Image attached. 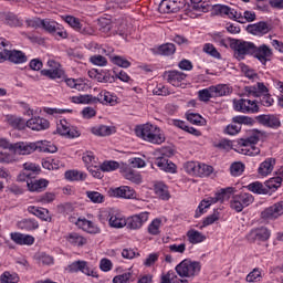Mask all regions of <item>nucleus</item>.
<instances>
[{"label":"nucleus","instance_id":"1","mask_svg":"<svg viewBox=\"0 0 283 283\" xmlns=\"http://www.w3.org/2000/svg\"><path fill=\"white\" fill-rule=\"evenodd\" d=\"M135 134L138 138L151 143L153 145H163V143H165V135H163L160 128L151 124L137 126Z\"/></svg>","mask_w":283,"mask_h":283},{"label":"nucleus","instance_id":"2","mask_svg":"<svg viewBox=\"0 0 283 283\" xmlns=\"http://www.w3.org/2000/svg\"><path fill=\"white\" fill-rule=\"evenodd\" d=\"M233 191H235V188L228 187V188L221 189V192L216 193L214 197H208L203 199L200 202L198 209L196 210L195 218H200V216L205 213V209H209L212 205H216V202H224V200H229Z\"/></svg>","mask_w":283,"mask_h":283},{"label":"nucleus","instance_id":"3","mask_svg":"<svg viewBox=\"0 0 283 283\" xmlns=\"http://www.w3.org/2000/svg\"><path fill=\"white\" fill-rule=\"evenodd\" d=\"M200 262L185 259L176 268V272L180 277H196L200 273Z\"/></svg>","mask_w":283,"mask_h":283},{"label":"nucleus","instance_id":"4","mask_svg":"<svg viewBox=\"0 0 283 283\" xmlns=\"http://www.w3.org/2000/svg\"><path fill=\"white\" fill-rule=\"evenodd\" d=\"M260 143V136L258 135H251L250 137L245 139H240V154H243V156H258L260 155V148H258L255 145Z\"/></svg>","mask_w":283,"mask_h":283},{"label":"nucleus","instance_id":"5","mask_svg":"<svg viewBox=\"0 0 283 283\" xmlns=\"http://www.w3.org/2000/svg\"><path fill=\"white\" fill-rule=\"evenodd\" d=\"M231 48L234 49V56L238 61H242L249 54L253 56V52H255V44L243 40H232Z\"/></svg>","mask_w":283,"mask_h":283},{"label":"nucleus","instance_id":"6","mask_svg":"<svg viewBox=\"0 0 283 283\" xmlns=\"http://www.w3.org/2000/svg\"><path fill=\"white\" fill-rule=\"evenodd\" d=\"M254 200L255 198H253V195L249 192H241L232 197L230 207L231 209L237 211V213H240L241 211L244 210V208L249 207L250 205H253Z\"/></svg>","mask_w":283,"mask_h":283},{"label":"nucleus","instance_id":"7","mask_svg":"<svg viewBox=\"0 0 283 283\" xmlns=\"http://www.w3.org/2000/svg\"><path fill=\"white\" fill-rule=\"evenodd\" d=\"M233 107L235 112H241V114H258V112H260L258 102L251 99H234Z\"/></svg>","mask_w":283,"mask_h":283},{"label":"nucleus","instance_id":"8","mask_svg":"<svg viewBox=\"0 0 283 283\" xmlns=\"http://www.w3.org/2000/svg\"><path fill=\"white\" fill-rule=\"evenodd\" d=\"M0 59L2 61H9L10 63H14L15 65L28 63V56L25 55V53L19 50L4 49L2 52H0Z\"/></svg>","mask_w":283,"mask_h":283},{"label":"nucleus","instance_id":"9","mask_svg":"<svg viewBox=\"0 0 283 283\" xmlns=\"http://www.w3.org/2000/svg\"><path fill=\"white\" fill-rule=\"evenodd\" d=\"M271 238V231L265 227L254 228L248 232L245 240L250 244H255V242H266Z\"/></svg>","mask_w":283,"mask_h":283},{"label":"nucleus","instance_id":"10","mask_svg":"<svg viewBox=\"0 0 283 283\" xmlns=\"http://www.w3.org/2000/svg\"><path fill=\"white\" fill-rule=\"evenodd\" d=\"M48 67L41 71L42 76H46V78H51L52 81H56V78H65V71L61 69V64H59L54 60L48 61Z\"/></svg>","mask_w":283,"mask_h":283},{"label":"nucleus","instance_id":"11","mask_svg":"<svg viewBox=\"0 0 283 283\" xmlns=\"http://www.w3.org/2000/svg\"><path fill=\"white\" fill-rule=\"evenodd\" d=\"M164 78L174 87H184L187 74L177 70L166 71L164 73Z\"/></svg>","mask_w":283,"mask_h":283},{"label":"nucleus","instance_id":"12","mask_svg":"<svg viewBox=\"0 0 283 283\" xmlns=\"http://www.w3.org/2000/svg\"><path fill=\"white\" fill-rule=\"evenodd\" d=\"M283 216V201H279L261 212L262 220H277Z\"/></svg>","mask_w":283,"mask_h":283},{"label":"nucleus","instance_id":"13","mask_svg":"<svg viewBox=\"0 0 283 283\" xmlns=\"http://www.w3.org/2000/svg\"><path fill=\"white\" fill-rule=\"evenodd\" d=\"M149 220V212H142L139 214H135L133 217H129L126 219L125 227L128 229L136 231L137 229H140L145 222Z\"/></svg>","mask_w":283,"mask_h":283},{"label":"nucleus","instance_id":"14","mask_svg":"<svg viewBox=\"0 0 283 283\" xmlns=\"http://www.w3.org/2000/svg\"><path fill=\"white\" fill-rule=\"evenodd\" d=\"M13 151H14V154H20V156H28L30 154H34V151H39V142H35V143H27V142L15 143Z\"/></svg>","mask_w":283,"mask_h":283},{"label":"nucleus","instance_id":"15","mask_svg":"<svg viewBox=\"0 0 283 283\" xmlns=\"http://www.w3.org/2000/svg\"><path fill=\"white\" fill-rule=\"evenodd\" d=\"M108 193L111 198H124L126 200H132V198H136V191L128 186L111 188L108 190Z\"/></svg>","mask_w":283,"mask_h":283},{"label":"nucleus","instance_id":"16","mask_svg":"<svg viewBox=\"0 0 283 283\" xmlns=\"http://www.w3.org/2000/svg\"><path fill=\"white\" fill-rule=\"evenodd\" d=\"M255 120L263 127H270L271 129H277L282 123L280 122V117L275 115H259L255 117Z\"/></svg>","mask_w":283,"mask_h":283},{"label":"nucleus","instance_id":"17","mask_svg":"<svg viewBox=\"0 0 283 283\" xmlns=\"http://www.w3.org/2000/svg\"><path fill=\"white\" fill-rule=\"evenodd\" d=\"M70 273H84V275H90L91 277H96V273L93 270H90L87 262L85 261H75L69 265Z\"/></svg>","mask_w":283,"mask_h":283},{"label":"nucleus","instance_id":"18","mask_svg":"<svg viewBox=\"0 0 283 283\" xmlns=\"http://www.w3.org/2000/svg\"><path fill=\"white\" fill-rule=\"evenodd\" d=\"M27 126L33 132H43V129L50 128V122L42 117H33L27 120Z\"/></svg>","mask_w":283,"mask_h":283},{"label":"nucleus","instance_id":"19","mask_svg":"<svg viewBox=\"0 0 283 283\" xmlns=\"http://www.w3.org/2000/svg\"><path fill=\"white\" fill-rule=\"evenodd\" d=\"M158 10L161 14H171V12H179L180 6H178L177 0H163L159 3Z\"/></svg>","mask_w":283,"mask_h":283},{"label":"nucleus","instance_id":"20","mask_svg":"<svg viewBox=\"0 0 283 283\" xmlns=\"http://www.w3.org/2000/svg\"><path fill=\"white\" fill-rule=\"evenodd\" d=\"M273 52L266 44H262L261 46H255L254 45V52L252 56H255V59H259L261 63H266L269 59H271Z\"/></svg>","mask_w":283,"mask_h":283},{"label":"nucleus","instance_id":"21","mask_svg":"<svg viewBox=\"0 0 283 283\" xmlns=\"http://www.w3.org/2000/svg\"><path fill=\"white\" fill-rule=\"evenodd\" d=\"M10 235H11V240L15 244H20L21 247H23V245L32 247V244H34V237H32L30 234L12 232Z\"/></svg>","mask_w":283,"mask_h":283},{"label":"nucleus","instance_id":"22","mask_svg":"<svg viewBox=\"0 0 283 283\" xmlns=\"http://www.w3.org/2000/svg\"><path fill=\"white\" fill-rule=\"evenodd\" d=\"M248 30L249 32H251V34H254L255 36H263V34H269V32H271V25L266 22H259L249 25Z\"/></svg>","mask_w":283,"mask_h":283},{"label":"nucleus","instance_id":"23","mask_svg":"<svg viewBox=\"0 0 283 283\" xmlns=\"http://www.w3.org/2000/svg\"><path fill=\"white\" fill-rule=\"evenodd\" d=\"M274 168H275V158L270 157L260 164L258 174H260L263 177H266L273 172Z\"/></svg>","mask_w":283,"mask_h":283},{"label":"nucleus","instance_id":"24","mask_svg":"<svg viewBox=\"0 0 283 283\" xmlns=\"http://www.w3.org/2000/svg\"><path fill=\"white\" fill-rule=\"evenodd\" d=\"M66 242L72 247H85L87 239L78 232H71L65 237Z\"/></svg>","mask_w":283,"mask_h":283},{"label":"nucleus","instance_id":"25","mask_svg":"<svg viewBox=\"0 0 283 283\" xmlns=\"http://www.w3.org/2000/svg\"><path fill=\"white\" fill-rule=\"evenodd\" d=\"M155 165L159 167L161 171H166V174H176V164L169 161V159L165 157L157 158Z\"/></svg>","mask_w":283,"mask_h":283},{"label":"nucleus","instance_id":"26","mask_svg":"<svg viewBox=\"0 0 283 283\" xmlns=\"http://www.w3.org/2000/svg\"><path fill=\"white\" fill-rule=\"evenodd\" d=\"M49 185V181L45 179H40V180H27V187L29 191H38L41 192L43 191Z\"/></svg>","mask_w":283,"mask_h":283},{"label":"nucleus","instance_id":"27","mask_svg":"<svg viewBox=\"0 0 283 283\" xmlns=\"http://www.w3.org/2000/svg\"><path fill=\"white\" fill-rule=\"evenodd\" d=\"M39 174V166L31 163L24 164V170L20 175V180H25V178H34Z\"/></svg>","mask_w":283,"mask_h":283},{"label":"nucleus","instance_id":"28","mask_svg":"<svg viewBox=\"0 0 283 283\" xmlns=\"http://www.w3.org/2000/svg\"><path fill=\"white\" fill-rule=\"evenodd\" d=\"M77 224L80 227H82V229L84 231H86V233H92L94 235H96L97 233H101V228H98V226H96L94 222L90 221V220H81L78 219Z\"/></svg>","mask_w":283,"mask_h":283},{"label":"nucleus","instance_id":"29","mask_svg":"<svg viewBox=\"0 0 283 283\" xmlns=\"http://www.w3.org/2000/svg\"><path fill=\"white\" fill-rule=\"evenodd\" d=\"M92 105L96 103H102L103 105H114L115 101L112 98V95L107 92H102L97 96H92Z\"/></svg>","mask_w":283,"mask_h":283},{"label":"nucleus","instance_id":"30","mask_svg":"<svg viewBox=\"0 0 283 283\" xmlns=\"http://www.w3.org/2000/svg\"><path fill=\"white\" fill-rule=\"evenodd\" d=\"M29 212L33 213V216H36L40 218V220H43L44 222H50L52 218L50 217V211L44 208H36V207H29Z\"/></svg>","mask_w":283,"mask_h":283},{"label":"nucleus","instance_id":"31","mask_svg":"<svg viewBox=\"0 0 283 283\" xmlns=\"http://www.w3.org/2000/svg\"><path fill=\"white\" fill-rule=\"evenodd\" d=\"M187 238L190 244H200V242H205V240H207V237H205V234L198 230H189L187 232Z\"/></svg>","mask_w":283,"mask_h":283},{"label":"nucleus","instance_id":"32","mask_svg":"<svg viewBox=\"0 0 283 283\" xmlns=\"http://www.w3.org/2000/svg\"><path fill=\"white\" fill-rule=\"evenodd\" d=\"M88 76L90 78H95L98 83H109L112 78L109 74L103 71L98 72V70L88 71Z\"/></svg>","mask_w":283,"mask_h":283},{"label":"nucleus","instance_id":"33","mask_svg":"<svg viewBox=\"0 0 283 283\" xmlns=\"http://www.w3.org/2000/svg\"><path fill=\"white\" fill-rule=\"evenodd\" d=\"M122 174L126 180H130V182H135V185H140V182H143V177L140 174H137L129 168H125Z\"/></svg>","mask_w":283,"mask_h":283},{"label":"nucleus","instance_id":"34","mask_svg":"<svg viewBox=\"0 0 283 283\" xmlns=\"http://www.w3.org/2000/svg\"><path fill=\"white\" fill-rule=\"evenodd\" d=\"M65 83L72 90H77V92H85L87 90V84L83 80L66 78Z\"/></svg>","mask_w":283,"mask_h":283},{"label":"nucleus","instance_id":"35","mask_svg":"<svg viewBox=\"0 0 283 283\" xmlns=\"http://www.w3.org/2000/svg\"><path fill=\"white\" fill-rule=\"evenodd\" d=\"M7 123H9L14 129H25L27 126V122L23 118L13 115L7 116Z\"/></svg>","mask_w":283,"mask_h":283},{"label":"nucleus","instance_id":"36","mask_svg":"<svg viewBox=\"0 0 283 283\" xmlns=\"http://www.w3.org/2000/svg\"><path fill=\"white\" fill-rule=\"evenodd\" d=\"M212 90V96L214 98H218L220 96H228V94L231 92V88L227 84H219L217 86H210Z\"/></svg>","mask_w":283,"mask_h":283},{"label":"nucleus","instance_id":"37","mask_svg":"<svg viewBox=\"0 0 283 283\" xmlns=\"http://www.w3.org/2000/svg\"><path fill=\"white\" fill-rule=\"evenodd\" d=\"M18 227L23 231H34V229H39V222L32 219H23L18 222Z\"/></svg>","mask_w":283,"mask_h":283},{"label":"nucleus","instance_id":"38","mask_svg":"<svg viewBox=\"0 0 283 283\" xmlns=\"http://www.w3.org/2000/svg\"><path fill=\"white\" fill-rule=\"evenodd\" d=\"M57 148L54 144H51L48 140H40L38 142V151H43L46 154H56Z\"/></svg>","mask_w":283,"mask_h":283},{"label":"nucleus","instance_id":"39","mask_svg":"<svg viewBox=\"0 0 283 283\" xmlns=\"http://www.w3.org/2000/svg\"><path fill=\"white\" fill-rule=\"evenodd\" d=\"M42 28L50 34H54L57 30H60V24L51 19H44L42 22Z\"/></svg>","mask_w":283,"mask_h":283},{"label":"nucleus","instance_id":"40","mask_svg":"<svg viewBox=\"0 0 283 283\" xmlns=\"http://www.w3.org/2000/svg\"><path fill=\"white\" fill-rule=\"evenodd\" d=\"M155 193L161 200H169V191L167 190V186L163 182L155 184Z\"/></svg>","mask_w":283,"mask_h":283},{"label":"nucleus","instance_id":"41","mask_svg":"<svg viewBox=\"0 0 283 283\" xmlns=\"http://www.w3.org/2000/svg\"><path fill=\"white\" fill-rule=\"evenodd\" d=\"M249 191H252V193H259V195H266L269 193V189L262 185L260 181H254L248 186Z\"/></svg>","mask_w":283,"mask_h":283},{"label":"nucleus","instance_id":"42","mask_svg":"<svg viewBox=\"0 0 283 283\" xmlns=\"http://www.w3.org/2000/svg\"><path fill=\"white\" fill-rule=\"evenodd\" d=\"M282 178L283 177L270 178L268 181H265V189H268V191H276V189H280L282 186Z\"/></svg>","mask_w":283,"mask_h":283},{"label":"nucleus","instance_id":"43","mask_svg":"<svg viewBox=\"0 0 283 283\" xmlns=\"http://www.w3.org/2000/svg\"><path fill=\"white\" fill-rule=\"evenodd\" d=\"M158 52L163 56H171V54L176 53V45L174 43L161 44L158 48Z\"/></svg>","mask_w":283,"mask_h":283},{"label":"nucleus","instance_id":"44","mask_svg":"<svg viewBox=\"0 0 283 283\" xmlns=\"http://www.w3.org/2000/svg\"><path fill=\"white\" fill-rule=\"evenodd\" d=\"M245 281L249 283L262 282V271L259 268L253 269L247 275Z\"/></svg>","mask_w":283,"mask_h":283},{"label":"nucleus","instance_id":"45","mask_svg":"<svg viewBox=\"0 0 283 283\" xmlns=\"http://www.w3.org/2000/svg\"><path fill=\"white\" fill-rule=\"evenodd\" d=\"M65 178L66 180H85L87 178V175L85 172H81L78 170H67L65 172Z\"/></svg>","mask_w":283,"mask_h":283},{"label":"nucleus","instance_id":"46","mask_svg":"<svg viewBox=\"0 0 283 283\" xmlns=\"http://www.w3.org/2000/svg\"><path fill=\"white\" fill-rule=\"evenodd\" d=\"M213 174V167L206 165V164H199L197 168V176L199 178H205L207 176H211Z\"/></svg>","mask_w":283,"mask_h":283},{"label":"nucleus","instance_id":"47","mask_svg":"<svg viewBox=\"0 0 283 283\" xmlns=\"http://www.w3.org/2000/svg\"><path fill=\"white\" fill-rule=\"evenodd\" d=\"M86 196L91 202H94L95 205H101L105 202V196L98 191H86Z\"/></svg>","mask_w":283,"mask_h":283},{"label":"nucleus","instance_id":"48","mask_svg":"<svg viewBox=\"0 0 283 283\" xmlns=\"http://www.w3.org/2000/svg\"><path fill=\"white\" fill-rule=\"evenodd\" d=\"M92 134L95 136H111L112 128L109 126L99 125L92 128Z\"/></svg>","mask_w":283,"mask_h":283},{"label":"nucleus","instance_id":"49","mask_svg":"<svg viewBox=\"0 0 283 283\" xmlns=\"http://www.w3.org/2000/svg\"><path fill=\"white\" fill-rule=\"evenodd\" d=\"M214 10H216V12L218 14H221V17H229V19L235 17L233 14V9H231V8H229V7L224 6V4H217L214 7Z\"/></svg>","mask_w":283,"mask_h":283},{"label":"nucleus","instance_id":"50","mask_svg":"<svg viewBox=\"0 0 283 283\" xmlns=\"http://www.w3.org/2000/svg\"><path fill=\"white\" fill-rule=\"evenodd\" d=\"M109 226L113 227L114 229H123V227H125L126 224V219L125 218H120L116 214H113L109 217Z\"/></svg>","mask_w":283,"mask_h":283},{"label":"nucleus","instance_id":"51","mask_svg":"<svg viewBox=\"0 0 283 283\" xmlns=\"http://www.w3.org/2000/svg\"><path fill=\"white\" fill-rule=\"evenodd\" d=\"M94 50H97L98 54H104L105 56H109V59H112V56H114V48L112 46H103L99 45L97 43L93 44Z\"/></svg>","mask_w":283,"mask_h":283},{"label":"nucleus","instance_id":"52","mask_svg":"<svg viewBox=\"0 0 283 283\" xmlns=\"http://www.w3.org/2000/svg\"><path fill=\"white\" fill-rule=\"evenodd\" d=\"M111 61H112V63H114V65H118V67L127 69L132 65L130 61H128L127 59H125L120 55L111 56Z\"/></svg>","mask_w":283,"mask_h":283},{"label":"nucleus","instance_id":"53","mask_svg":"<svg viewBox=\"0 0 283 283\" xmlns=\"http://www.w3.org/2000/svg\"><path fill=\"white\" fill-rule=\"evenodd\" d=\"M1 283H17L19 282V274L18 273H10V272H4L0 276Z\"/></svg>","mask_w":283,"mask_h":283},{"label":"nucleus","instance_id":"54","mask_svg":"<svg viewBox=\"0 0 283 283\" xmlns=\"http://www.w3.org/2000/svg\"><path fill=\"white\" fill-rule=\"evenodd\" d=\"M65 23H67L73 30H81V20L74 15H65L63 17Z\"/></svg>","mask_w":283,"mask_h":283},{"label":"nucleus","instance_id":"55","mask_svg":"<svg viewBox=\"0 0 283 283\" xmlns=\"http://www.w3.org/2000/svg\"><path fill=\"white\" fill-rule=\"evenodd\" d=\"M230 174L234 177L242 176L244 174V164L240 161L233 163L230 167Z\"/></svg>","mask_w":283,"mask_h":283},{"label":"nucleus","instance_id":"56","mask_svg":"<svg viewBox=\"0 0 283 283\" xmlns=\"http://www.w3.org/2000/svg\"><path fill=\"white\" fill-rule=\"evenodd\" d=\"M134 275L132 273L127 272L124 274H119L113 279V283H128L134 282Z\"/></svg>","mask_w":283,"mask_h":283},{"label":"nucleus","instance_id":"57","mask_svg":"<svg viewBox=\"0 0 283 283\" xmlns=\"http://www.w3.org/2000/svg\"><path fill=\"white\" fill-rule=\"evenodd\" d=\"M233 123H237V125H253L255 120L249 116H235L232 118Z\"/></svg>","mask_w":283,"mask_h":283},{"label":"nucleus","instance_id":"58","mask_svg":"<svg viewBox=\"0 0 283 283\" xmlns=\"http://www.w3.org/2000/svg\"><path fill=\"white\" fill-rule=\"evenodd\" d=\"M120 167V164L118 161H104L101 165V170L102 171H116Z\"/></svg>","mask_w":283,"mask_h":283},{"label":"nucleus","instance_id":"59","mask_svg":"<svg viewBox=\"0 0 283 283\" xmlns=\"http://www.w3.org/2000/svg\"><path fill=\"white\" fill-rule=\"evenodd\" d=\"M209 98H214L211 86L209 88H203L199 91V101H203V103H207Z\"/></svg>","mask_w":283,"mask_h":283},{"label":"nucleus","instance_id":"60","mask_svg":"<svg viewBox=\"0 0 283 283\" xmlns=\"http://www.w3.org/2000/svg\"><path fill=\"white\" fill-rule=\"evenodd\" d=\"M4 21L7 25H10L11 28H19V25H21V21H19L17 19V15H14L13 13L6 14Z\"/></svg>","mask_w":283,"mask_h":283},{"label":"nucleus","instance_id":"61","mask_svg":"<svg viewBox=\"0 0 283 283\" xmlns=\"http://www.w3.org/2000/svg\"><path fill=\"white\" fill-rule=\"evenodd\" d=\"M90 61L93 65H98L99 67L107 65V59L101 54L91 56Z\"/></svg>","mask_w":283,"mask_h":283},{"label":"nucleus","instance_id":"62","mask_svg":"<svg viewBox=\"0 0 283 283\" xmlns=\"http://www.w3.org/2000/svg\"><path fill=\"white\" fill-rule=\"evenodd\" d=\"M15 160L14 155L0 151V165H10L15 163Z\"/></svg>","mask_w":283,"mask_h":283},{"label":"nucleus","instance_id":"63","mask_svg":"<svg viewBox=\"0 0 283 283\" xmlns=\"http://www.w3.org/2000/svg\"><path fill=\"white\" fill-rule=\"evenodd\" d=\"M160 224L161 221L159 219L153 220V222L148 226V232L150 235H158V233H160Z\"/></svg>","mask_w":283,"mask_h":283},{"label":"nucleus","instance_id":"64","mask_svg":"<svg viewBox=\"0 0 283 283\" xmlns=\"http://www.w3.org/2000/svg\"><path fill=\"white\" fill-rule=\"evenodd\" d=\"M198 163L195 161H188L185 164V169L187 171V174H189L190 176H198Z\"/></svg>","mask_w":283,"mask_h":283}]
</instances>
